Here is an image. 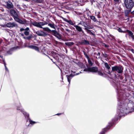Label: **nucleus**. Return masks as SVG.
I'll return each mask as SVG.
<instances>
[{
    "mask_svg": "<svg viewBox=\"0 0 134 134\" xmlns=\"http://www.w3.org/2000/svg\"><path fill=\"white\" fill-rule=\"evenodd\" d=\"M125 94L120 92L118 95V106L117 113L120 118L130 112L129 110L134 107V103L127 97H124Z\"/></svg>",
    "mask_w": 134,
    "mask_h": 134,
    "instance_id": "nucleus-1",
    "label": "nucleus"
},
{
    "mask_svg": "<svg viewBox=\"0 0 134 134\" xmlns=\"http://www.w3.org/2000/svg\"><path fill=\"white\" fill-rule=\"evenodd\" d=\"M17 109L18 110H20L24 115L25 118L27 119L26 124L27 126H29L30 124L33 125L34 124L38 122H36L31 120L29 118V114L24 111V110L22 108L20 105L17 107Z\"/></svg>",
    "mask_w": 134,
    "mask_h": 134,
    "instance_id": "nucleus-2",
    "label": "nucleus"
},
{
    "mask_svg": "<svg viewBox=\"0 0 134 134\" xmlns=\"http://www.w3.org/2000/svg\"><path fill=\"white\" fill-rule=\"evenodd\" d=\"M10 12L11 15L13 16L14 19L16 21L21 24H24L26 23V21L25 20H22L19 18L18 15L14 9H11Z\"/></svg>",
    "mask_w": 134,
    "mask_h": 134,
    "instance_id": "nucleus-3",
    "label": "nucleus"
},
{
    "mask_svg": "<svg viewBox=\"0 0 134 134\" xmlns=\"http://www.w3.org/2000/svg\"><path fill=\"white\" fill-rule=\"evenodd\" d=\"M124 2L126 8L129 10H131L134 6V2L132 0H125Z\"/></svg>",
    "mask_w": 134,
    "mask_h": 134,
    "instance_id": "nucleus-4",
    "label": "nucleus"
},
{
    "mask_svg": "<svg viewBox=\"0 0 134 134\" xmlns=\"http://www.w3.org/2000/svg\"><path fill=\"white\" fill-rule=\"evenodd\" d=\"M123 67L121 65H116L112 67V71H115L119 74H121L123 72Z\"/></svg>",
    "mask_w": 134,
    "mask_h": 134,
    "instance_id": "nucleus-5",
    "label": "nucleus"
},
{
    "mask_svg": "<svg viewBox=\"0 0 134 134\" xmlns=\"http://www.w3.org/2000/svg\"><path fill=\"white\" fill-rule=\"evenodd\" d=\"M32 24L34 26L40 28H42L43 27L42 26L48 24L45 21L40 22H32Z\"/></svg>",
    "mask_w": 134,
    "mask_h": 134,
    "instance_id": "nucleus-6",
    "label": "nucleus"
},
{
    "mask_svg": "<svg viewBox=\"0 0 134 134\" xmlns=\"http://www.w3.org/2000/svg\"><path fill=\"white\" fill-rule=\"evenodd\" d=\"M98 70V68L96 66L91 68L88 67L87 69H86L84 70V71H88L92 72H97Z\"/></svg>",
    "mask_w": 134,
    "mask_h": 134,
    "instance_id": "nucleus-7",
    "label": "nucleus"
},
{
    "mask_svg": "<svg viewBox=\"0 0 134 134\" xmlns=\"http://www.w3.org/2000/svg\"><path fill=\"white\" fill-rule=\"evenodd\" d=\"M80 73H81V72L80 71V73H76L75 74H71L69 75H66V76L67 77V79L69 83L68 85H70L71 80L72 78V77L75 76L79 75Z\"/></svg>",
    "mask_w": 134,
    "mask_h": 134,
    "instance_id": "nucleus-8",
    "label": "nucleus"
},
{
    "mask_svg": "<svg viewBox=\"0 0 134 134\" xmlns=\"http://www.w3.org/2000/svg\"><path fill=\"white\" fill-rule=\"evenodd\" d=\"M34 32L36 33L38 36H46L47 35L46 33L41 30Z\"/></svg>",
    "mask_w": 134,
    "mask_h": 134,
    "instance_id": "nucleus-9",
    "label": "nucleus"
},
{
    "mask_svg": "<svg viewBox=\"0 0 134 134\" xmlns=\"http://www.w3.org/2000/svg\"><path fill=\"white\" fill-rule=\"evenodd\" d=\"M6 26L9 27H17V25L15 22H9L7 23L6 25Z\"/></svg>",
    "mask_w": 134,
    "mask_h": 134,
    "instance_id": "nucleus-10",
    "label": "nucleus"
},
{
    "mask_svg": "<svg viewBox=\"0 0 134 134\" xmlns=\"http://www.w3.org/2000/svg\"><path fill=\"white\" fill-rule=\"evenodd\" d=\"M5 7L8 9L13 8V3L10 1L6 2Z\"/></svg>",
    "mask_w": 134,
    "mask_h": 134,
    "instance_id": "nucleus-11",
    "label": "nucleus"
},
{
    "mask_svg": "<svg viewBox=\"0 0 134 134\" xmlns=\"http://www.w3.org/2000/svg\"><path fill=\"white\" fill-rule=\"evenodd\" d=\"M111 125V124H110L108 126H107L106 127L103 129L99 134H104L110 128Z\"/></svg>",
    "mask_w": 134,
    "mask_h": 134,
    "instance_id": "nucleus-12",
    "label": "nucleus"
},
{
    "mask_svg": "<svg viewBox=\"0 0 134 134\" xmlns=\"http://www.w3.org/2000/svg\"><path fill=\"white\" fill-rule=\"evenodd\" d=\"M82 26H84L85 27L84 29L86 30L88 29H92L91 26L90 25L88 24L86 22L84 21Z\"/></svg>",
    "mask_w": 134,
    "mask_h": 134,
    "instance_id": "nucleus-13",
    "label": "nucleus"
},
{
    "mask_svg": "<svg viewBox=\"0 0 134 134\" xmlns=\"http://www.w3.org/2000/svg\"><path fill=\"white\" fill-rule=\"evenodd\" d=\"M126 31L128 33L130 38H131L132 39V41L134 40V35L133 33L129 30H127Z\"/></svg>",
    "mask_w": 134,
    "mask_h": 134,
    "instance_id": "nucleus-14",
    "label": "nucleus"
},
{
    "mask_svg": "<svg viewBox=\"0 0 134 134\" xmlns=\"http://www.w3.org/2000/svg\"><path fill=\"white\" fill-rule=\"evenodd\" d=\"M28 47L29 48L35 50V51H37L38 52H40V51L39 50V48L36 46L34 45H29L28 46Z\"/></svg>",
    "mask_w": 134,
    "mask_h": 134,
    "instance_id": "nucleus-15",
    "label": "nucleus"
},
{
    "mask_svg": "<svg viewBox=\"0 0 134 134\" xmlns=\"http://www.w3.org/2000/svg\"><path fill=\"white\" fill-rule=\"evenodd\" d=\"M61 18L63 20L66 22L72 25H75L73 23V22L71 20H68L64 18L63 17H61Z\"/></svg>",
    "mask_w": 134,
    "mask_h": 134,
    "instance_id": "nucleus-16",
    "label": "nucleus"
},
{
    "mask_svg": "<svg viewBox=\"0 0 134 134\" xmlns=\"http://www.w3.org/2000/svg\"><path fill=\"white\" fill-rule=\"evenodd\" d=\"M80 43L81 45H87L90 44L89 41L85 40H82Z\"/></svg>",
    "mask_w": 134,
    "mask_h": 134,
    "instance_id": "nucleus-17",
    "label": "nucleus"
},
{
    "mask_svg": "<svg viewBox=\"0 0 134 134\" xmlns=\"http://www.w3.org/2000/svg\"><path fill=\"white\" fill-rule=\"evenodd\" d=\"M74 26L75 27L76 30L79 32H81L83 33V31L82 30V28L80 26L77 25H74Z\"/></svg>",
    "mask_w": 134,
    "mask_h": 134,
    "instance_id": "nucleus-18",
    "label": "nucleus"
},
{
    "mask_svg": "<svg viewBox=\"0 0 134 134\" xmlns=\"http://www.w3.org/2000/svg\"><path fill=\"white\" fill-rule=\"evenodd\" d=\"M105 67L108 69V73L109 74H110L111 72L109 71V69H110V67L108 65V63H105L104 64Z\"/></svg>",
    "mask_w": 134,
    "mask_h": 134,
    "instance_id": "nucleus-19",
    "label": "nucleus"
},
{
    "mask_svg": "<svg viewBox=\"0 0 134 134\" xmlns=\"http://www.w3.org/2000/svg\"><path fill=\"white\" fill-rule=\"evenodd\" d=\"M89 29H88L86 30L87 33L90 35H92L93 36H95V34L92 32V31L91 30H90Z\"/></svg>",
    "mask_w": 134,
    "mask_h": 134,
    "instance_id": "nucleus-20",
    "label": "nucleus"
},
{
    "mask_svg": "<svg viewBox=\"0 0 134 134\" xmlns=\"http://www.w3.org/2000/svg\"><path fill=\"white\" fill-rule=\"evenodd\" d=\"M66 45L68 46H70L73 45L74 43L72 42H66L65 43Z\"/></svg>",
    "mask_w": 134,
    "mask_h": 134,
    "instance_id": "nucleus-21",
    "label": "nucleus"
},
{
    "mask_svg": "<svg viewBox=\"0 0 134 134\" xmlns=\"http://www.w3.org/2000/svg\"><path fill=\"white\" fill-rule=\"evenodd\" d=\"M90 18L93 20L94 22H97V20L95 17L93 16H90Z\"/></svg>",
    "mask_w": 134,
    "mask_h": 134,
    "instance_id": "nucleus-22",
    "label": "nucleus"
},
{
    "mask_svg": "<svg viewBox=\"0 0 134 134\" xmlns=\"http://www.w3.org/2000/svg\"><path fill=\"white\" fill-rule=\"evenodd\" d=\"M54 34V35L56 37H58L57 36L59 35L57 31L55 30H52L51 31Z\"/></svg>",
    "mask_w": 134,
    "mask_h": 134,
    "instance_id": "nucleus-23",
    "label": "nucleus"
},
{
    "mask_svg": "<svg viewBox=\"0 0 134 134\" xmlns=\"http://www.w3.org/2000/svg\"><path fill=\"white\" fill-rule=\"evenodd\" d=\"M88 62L89 66H92L93 63L92 62L90 58L88 59Z\"/></svg>",
    "mask_w": 134,
    "mask_h": 134,
    "instance_id": "nucleus-24",
    "label": "nucleus"
},
{
    "mask_svg": "<svg viewBox=\"0 0 134 134\" xmlns=\"http://www.w3.org/2000/svg\"><path fill=\"white\" fill-rule=\"evenodd\" d=\"M42 29L44 31H47V32H49L51 31V30L48 27H43Z\"/></svg>",
    "mask_w": 134,
    "mask_h": 134,
    "instance_id": "nucleus-25",
    "label": "nucleus"
},
{
    "mask_svg": "<svg viewBox=\"0 0 134 134\" xmlns=\"http://www.w3.org/2000/svg\"><path fill=\"white\" fill-rule=\"evenodd\" d=\"M2 58L3 59V61L4 64V65L5 67V69L6 71H8V68H7V67L6 66V64H5V62L4 60L3 59V57H2Z\"/></svg>",
    "mask_w": 134,
    "mask_h": 134,
    "instance_id": "nucleus-26",
    "label": "nucleus"
},
{
    "mask_svg": "<svg viewBox=\"0 0 134 134\" xmlns=\"http://www.w3.org/2000/svg\"><path fill=\"white\" fill-rule=\"evenodd\" d=\"M48 25L52 28L55 29V28L54 27V24H49Z\"/></svg>",
    "mask_w": 134,
    "mask_h": 134,
    "instance_id": "nucleus-27",
    "label": "nucleus"
},
{
    "mask_svg": "<svg viewBox=\"0 0 134 134\" xmlns=\"http://www.w3.org/2000/svg\"><path fill=\"white\" fill-rule=\"evenodd\" d=\"M98 74L101 76H102L103 75V73L101 71H99L98 72Z\"/></svg>",
    "mask_w": 134,
    "mask_h": 134,
    "instance_id": "nucleus-28",
    "label": "nucleus"
},
{
    "mask_svg": "<svg viewBox=\"0 0 134 134\" xmlns=\"http://www.w3.org/2000/svg\"><path fill=\"white\" fill-rule=\"evenodd\" d=\"M117 30L118 31L120 32H124V31H122L121 29L120 28H119L118 29H117Z\"/></svg>",
    "mask_w": 134,
    "mask_h": 134,
    "instance_id": "nucleus-29",
    "label": "nucleus"
},
{
    "mask_svg": "<svg viewBox=\"0 0 134 134\" xmlns=\"http://www.w3.org/2000/svg\"><path fill=\"white\" fill-rule=\"evenodd\" d=\"M24 33L25 35L27 36L29 34V32L27 31H25L24 32Z\"/></svg>",
    "mask_w": 134,
    "mask_h": 134,
    "instance_id": "nucleus-30",
    "label": "nucleus"
},
{
    "mask_svg": "<svg viewBox=\"0 0 134 134\" xmlns=\"http://www.w3.org/2000/svg\"><path fill=\"white\" fill-rule=\"evenodd\" d=\"M42 2V0H37L36 2L37 3H41Z\"/></svg>",
    "mask_w": 134,
    "mask_h": 134,
    "instance_id": "nucleus-31",
    "label": "nucleus"
},
{
    "mask_svg": "<svg viewBox=\"0 0 134 134\" xmlns=\"http://www.w3.org/2000/svg\"><path fill=\"white\" fill-rule=\"evenodd\" d=\"M102 55L104 58H106L107 57V54L105 53L104 54L102 53Z\"/></svg>",
    "mask_w": 134,
    "mask_h": 134,
    "instance_id": "nucleus-32",
    "label": "nucleus"
},
{
    "mask_svg": "<svg viewBox=\"0 0 134 134\" xmlns=\"http://www.w3.org/2000/svg\"><path fill=\"white\" fill-rule=\"evenodd\" d=\"M84 21H80L79 24L78 25H83V24Z\"/></svg>",
    "mask_w": 134,
    "mask_h": 134,
    "instance_id": "nucleus-33",
    "label": "nucleus"
},
{
    "mask_svg": "<svg viewBox=\"0 0 134 134\" xmlns=\"http://www.w3.org/2000/svg\"><path fill=\"white\" fill-rule=\"evenodd\" d=\"M32 38L31 36H29L26 37V39L27 40H30Z\"/></svg>",
    "mask_w": 134,
    "mask_h": 134,
    "instance_id": "nucleus-34",
    "label": "nucleus"
},
{
    "mask_svg": "<svg viewBox=\"0 0 134 134\" xmlns=\"http://www.w3.org/2000/svg\"><path fill=\"white\" fill-rule=\"evenodd\" d=\"M7 53L8 54H11L12 53V52L11 51H9L7 52Z\"/></svg>",
    "mask_w": 134,
    "mask_h": 134,
    "instance_id": "nucleus-35",
    "label": "nucleus"
},
{
    "mask_svg": "<svg viewBox=\"0 0 134 134\" xmlns=\"http://www.w3.org/2000/svg\"><path fill=\"white\" fill-rule=\"evenodd\" d=\"M85 56L86 58H87V60L90 58L87 55V54L85 55Z\"/></svg>",
    "mask_w": 134,
    "mask_h": 134,
    "instance_id": "nucleus-36",
    "label": "nucleus"
},
{
    "mask_svg": "<svg viewBox=\"0 0 134 134\" xmlns=\"http://www.w3.org/2000/svg\"><path fill=\"white\" fill-rule=\"evenodd\" d=\"M114 1L116 3H118L119 1V0H114Z\"/></svg>",
    "mask_w": 134,
    "mask_h": 134,
    "instance_id": "nucleus-37",
    "label": "nucleus"
},
{
    "mask_svg": "<svg viewBox=\"0 0 134 134\" xmlns=\"http://www.w3.org/2000/svg\"><path fill=\"white\" fill-rule=\"evenodd\" d=\"M20 30L21 31H22L24 30H25V29L23 28H21L20 29Z\"/></svg>",
    "mask_w": 134,
    "mask_h": 134,
    "instance_id": "nucleus-38",
    "label": "nucleus"
},
{
    "mask_svg": "<svg viewBox=\"0 0 134 134\" xmlns=\"http://www.w3.org/2000/svg\"><path fill=\"white\" fill-rule=\"evenodd\" d=\"M29 30V27H27L26 29H25V30L28 31Z\"/></svg>",
    "mask_w": 134,
    "mask_h": 134,
    "instance_id": "nucleus-39",
    "label": "nucleus"
},
{
    "mask_svg": "<svg viewBox=\"0 0 134 134\" xmlns=\"http://www.w3.org/2000/svg\"><path fill=\"white\" fill-rule=\"evenodd\" d=\"M130 50L133 53H134V50L133 49H130Z\"/></svg>",
    "mask_w": 134,
    "mask_h": 134,
    "instance_id": "nucleus-40",
    "label": "nucleus"
},
{
    "mask_svg": "<svg viewBox=\"0 0 134 134\" xmlns=\"http://www.w3.org/2000/svg\"><path fill=\"white\" fill-rule=\"evenodd\" d=\"M65 30H66V31H67L68 32H70V31L69 29H65Z\"/></svg>",
    "mask_w": 134,
    "mask_h": 134,
    "instance_id": "nucleus-41",
    "label": "nucleus"
},
{
    "mask_svg": "<svg viewBox=\"0 0 134 134\" xmlns=\"http://www.w3.org/2000/svg\"><path fill=\"white\" fill-rule=\"evenodd\" d=\"M83 53H84V54L85 55L87 54V53L86 52H85L83 51Z\"/></svg>",
    "mask_w": 134,
    "mask_h": 134,
    "instance_id": "nucleus-42",
    "label": "nucleus"
},
{
    "mask_svg": "<svg viewBox=\"0 0 134 134\" xmlns=\"http://www.w3.org/2000/svg\"><path fill=\"white\" fill-rule=\"evenodd\" d=\"M97 56H99L100 55V53L99 52H98V53H97Z\"/></svg>",
    "mask_w": 134,
    "mask_h": 134,
    "instance_id": "nucleus-43",
    "label": "nucleus"
},
{
    "mask_svg": "<svg viewBox=\"0 0 134 134\" xmlns=\"http://www.w3.org/2000/svg\"><path fill=\"white\" fill-rule=\"evenodd\" d=\"M71 72L72 73V74H74V73H75V71H73L72 70H71Z\"/></svg>",
    "mask_w": 134,
    "mask_h": 134,
    "instance_id": "nucleus-44",
    "label": "nucleus"
},
{
    "mask_svg": "<svg viewBox=\"0 0 134 134\" xmlns=\"http://www.w3.org/2000/svg\"><path fill=\"white\" fill-rule=\"evenodd\" d=\"M98 18H100V16H99L98 14Z\"/></svg>",
    "mask_w": 134,
    "mask_h": 134,
    "instance_id": "nucleus-45",
    "label": "nucleus"
},
{
    "mask_svg": "<svg viewBox=\"0 0 134 134\" xmlns=\"http://www.w3.org/2000/svg\"><path fill=\"white\" fill-rule=\"evenodd\" d=\"M94 1L93 0H92L91 1V3H92V4H93V2Z\"/></svg>",
    "mask_w": 134,
    "mask_h": 134,
    "instance_id": "nucleus-46",
    "label": "nucleus"
},
{
    "mask_svg": "<svg viewBox=\"0 0 134 134\" xmlns=\"http://www.w3.org/2000/svg\"><path fill=\"white\" fill-rule=\"evenodd\" d=\"M131 13L132 14H134V10L131 12Z\"/></svg>",
    "mask_w": 134,
    "mask_h": 134,
    "instance_id": "nucleus-47",
    "label": "nucleus"
},
{
    "mask_svg": "<svg viewBox=\"0 0 134 134\" xmlns=\"http://www.w3.org/2000/svg\"><path fill=\"white\" fill-rule=\"evenodd\" d=\"M33 0V1L34 2H36V1L37 0Z\"/></svg>",
    "mask_w": 134,
    "mask_h": 134,
    "instance_id": "nucleus-48",
    "label": "nucleus"
},
{
    "mask_svg": "<svg viewBox=\"0 0 134 134\" xmlns=\"http://www.w3.org/2000/svg\"><path fill=\"white\" fill-rule=\"evenodd\" d=\"M105 47H107L108 46L106 44H105Z\"/></svg>",
    "mask_w": 134,
    "mask_h": 134,
    "instance_id": "nucleus-49",
    "label": "nucleus"
},
{
    "mask_svg": "<svg viewBox=\"0 0 134 134\" xmlns=\"http://www.w3.org/2000/svg\"><path fill=\"white\" fill-rule=\"evenodd\" d=\"M29 0H24V1H27V2L29 1Z\"/></svg>",
    "mask_w": 134,
    "mask_h": 134,
    "instance_id": "nucleus-50",
    "label": "nucleus"
},
{
    "mask_svg": "<svg viewBox=\"0 0 134 134\" xmlns=\"http://www.w3.org/2000/svg\"><path fill=\"white\" fill-rule=\"evenodd\" d=\"M61 114L60 113V114H57L56 115H60Z\"/></svg>",
    "mask_w": 134,
    "mask_h": 134,
    "instance_id": "nucleus-51",
    "label": "nucleus"
},
{
    "mask_svg": "<svg viewBox=\"0 0 134 134\" xmlns=\"http://www.w3.org/2000/svg\"><path fill=\"white\" fill-rule=\"evenodd\" d=\"M42 54H44V55H46L45 53H42Z\"/></svg>",
    "mask_w": 134,
    "mask_h": 134,
    "instance_id": "nucleus-52",
    "label": "nucleus"
},
{
    "mask_svg": "<svg viewBox=\"0 0 134 134\" xmlns=\"http://www.w3.org/2000/svg\"><path fill=\"white\" fill-rule=\"evenodd\" d=\"M2 56L1 55H0V57H1V58H2Z\"/></svg>",
    "mask_w": 134,
    "mask_h": 134,
    "instance_id": "nucleus-53",
    "label": "nucleus"
},
{
    "mask_svg": "<svg viewBox=\"0 0 134 134\" xmlns=\"http://www.w3.org/2000/svg\"><path fill=\"white\" fill-rule=\"evenodd\" d=\"M132 111H134V108H133V109L132 110Z\"/></svg>",
    "mask_w": 134,
    "mask_h": 134,
    "instance_id": "nucleus-54",
    "label": "nucleus"
},
{
    "mask_svg": "<svg viewBox=\"0 0 134 134\" xmlns=\"http://www.w3.org/2000/svg\"><path fill=\"white\" fill-rule=\"evenodd\" d=\"M98 14L100 13V12H98Z\"/></svg>",
    "mask_w": 134,
    "mask_h": 134,
    "instance_id": "nucleus-55",
    "label": "nucleus"
},
{
    "mask_svg": "<svg viewBox=\"0 0 134 134\" xmlns=\"http://www.w3.org/2000/svg\"><path fill=\"white\" fill-rule=\"evenodd\" d=\"M51 59L52 61V59Z\"/></svg>",
    "mask_w": 134,
    "mask_h": 134,
    "instance_id": "nucleus-56",
    "label": "nucleus"
},
{
    "mask_svg": "<svg viewBox=\"0 0 134 134\" xmlns=\"http://www.w3.org/2000/svg\"><path fill=\"white\" fill-rule=\"evenodd\" d=\"M0 63H1V62L0 61Z\"/></svg>",
    "mask_w": 134,
    "mask_h": 134,
    "instance_id": "nucleus-57",
    "label": "nucleus"
}]
</instances>
